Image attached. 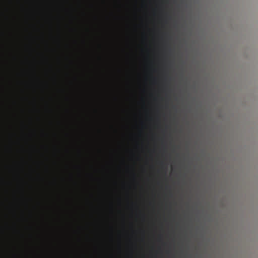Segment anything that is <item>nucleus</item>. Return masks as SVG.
I'll return each mask as SVG.
<instances>
[{
	"mask_svg": "<svg viewBox=\"0 0 258 258\" xmlns=\"http://www.w3.org/2000/svg\"><path fill=\"white\" fill-rule=\"evenodd\" d=\"M14 257H16V254L15 253L13 254Z\"/></svg>",
	"mask_w": 258,
	"mask_h": 258,
	"instance_id": "f03ea898",
	"label": "nucleus"
},
{
	"mask_svg": "<svg viewBox=\"0 0 258 258\" xmlns=\"http://www.w3.org/2000/svg\"><path fill=\"white\" fill-rule=\"evenodd\" d=\"M11 228H12V230L14 231H17L19 229V227L18 226V223L16 222H13L12 223V226H11Z\"/></svg>",
	"mask_w": 258,
	"mask_h": 258,
	"instance_id": "f257e3e1",
	"label": "nucleus"
}]
</instances>
